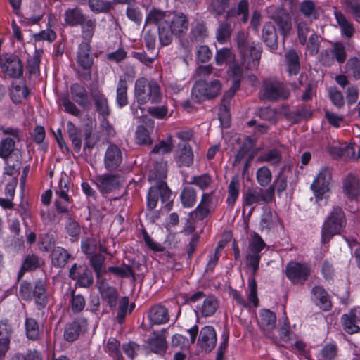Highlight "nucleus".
Instances as JSON below:
<instances>
[{
    "instance_id": "nucleus-1",
    "label": "nucleus",
    "mask_w": 360,
    "mask_h": 360,
    "mask_svg": "<svg viewBox=\"0 0 360 360\" xmlns=\"http://www.w3.org/2000/svg\"><path fill=\"white\" fill-rule=\"evenodd\" d=\"M188 28V21L183 14L169 15L158 27L160 42L162 46L169 45L174 35L180 36Z\"/></svg>"
},
{
    "instance_id": "nucleus-2",
    "label": "nucleus",
    "mask_w": 360,
    "mask_h": 360,
    "mask_svg": "<svg viewBox=\"0 0 360 360\" xmlns=\"http://www.w3.org/2000/svg\"><path fill=\"white\" fill-rule=\"evenodd\" d=\"M134 96L139 105L148 102L160 103L162 98L160 87L155 80H148L145 77L136 79L134 87Z\"/></svg>"
},
{
    "instance_id": "nucleus-3",
    "label": "nucleus",
    "mask_w": 360,
    "mask_h": 360,
    "mask_svg": "<svg viewBox=\"0 0 360 360\" xmlns=\"http://www.w3.org/2000/svg\"><path fill=\"white\" fill-rule=\"evenodd\" d=\"M229 6L230 0H212L209 10L216 16L221 15L226 13V19L242 15V22L243 23L248 22L249 18V4L247 0H240L236 8H229Z\"/></svg>"
},
{
    "instance_id": "nucleus-4",
    "label": "nucleus",
    "mask_w": 360,
    "mask_h": 360,
    "mask_svg": "<svg viewBox=\"0 0 360 360\" xmlns=\"http://www.w3.org/2000/svg\"><path fill=\"white\" fill-rule=\"evenodd\" d=\"M346 224L345 214L341 208L335 207L325 221L321 231V240L326 243L341 232Z\"/></svg>"
},
{
    "instance_id": "nucleus-5",
    "label": "nucleus",
    "mask_w": 360,
    "mask_h": 360,
    "mask_svg": "<svg viewBox=\"0 0 360 360\" xmlns=\"http://www.w3.org/2000/svg\"><path fill=\"white\" fill-rule=\"evenodd\" d=\"M289 94L283 83L276 79H267L263 82L259 97L261 100L276 101L288 98Z\"/></svg>"
},
{
    "instance_id": "nucleus-6",
    "label": "nucleus",
    "mask_w": 360,
    "mask_h": 360,
    "mask_svg": "<svg viewBox=\"0 0 360 360\" xmlns=\"http://www.w3.org/2000/svg\"><path fill=\"white\" fill-rule=\"evenodd\" d=\"M221 89L219 80L214 79L210 82L200 79L197 81L192 89V98L196 102L203 99H211L219 95Z\"/></svg>"
},
{
    "instance_id": "nucleus-7",
    "label": "nucleus",
    "mask_w": 360,
    "mask_h": 360,
    "mask_svg": "<svg viewBox=\"0 0 360 360\" xmlns=\"http://www.w3.org/2000/svg\"><path fill=\"white\" fill-rule=\"evenodd\" d=\"M267 11L269 17L277 25L280 34L284 39L287 37L292 27L290 14L282 6H271L268 8Z\"/></svg>"
},
{
    "instance_id": "nucleus-8",
    "label": "nucleus",
    "mask_w": 360,
    "mask_h": 360,
    "mask_svg": "<svg viewBox=\"0 0 360 360\" xmlns=\"http://www.w3.org/2000/svg\"><path fill=\"white\" fill-rule=\"evenodd\" d=\"M1 72L11 78H20L23 73V66L19 57L13 53H6L0 58Z\"/></svg>"
},
{
    "instance_id": "nucleus-9",
    "label": "nucleus",
    "mask_w": 360,
    "mask_h": 360,
    "mask_svg": "<svg viewBox=\"0 0 360 360\" xmlns=\"http://www.w3.org/2000/svg\"><path fill=\"white\" fill-rule=\"evenodd\" d=\"M310 273L311 269L307 264L290 262L285 268L286 276L295 285H303Z\"/></svg>"
},
{
    "instance_id": "nucleus-10",
    "label": "nucleus",
    "mask_w": 360,
    "mask_h": 360,
    "mask_svg": "<svg viewBox=\"0 0 360 360\" xmlns=\"http://www.w3.org/2000/svg\"><path fill=\"white\" fill-rule=\"evenodd\" d=\"M331 178L332 172L330 168L323 167L320 169L311 185V188L316 198L321 199L323 195L330 191Z\"/></svg>"
},
{
    "instance_id": "nucleus-11",
    "label": "nucleus",
    "mask_w": 360,
    "mask_h": 360,
    "mask_svg": "<svg viewBox=\"0 0 360 360\" xmlns=\"http://www.w3.org/2000/svg\"><path fill=\"white\" fill-rule=\"evenodd\" d=\"M171 195V191L167 184L160 181L156 185L149 189L147 196V207L149 210H153L158 204L159 198L162 202L167 201Z\"/></svg>"
},
{
    "instance_id": "nucleus-12",
    "label": "nucleus",
    "mask_w": 360,
    "mask_h": 360,
    "mask_svg": "<svg viewBox=\"0 0 360 360\" xmlns=\"http://www.w3.org/2000/svg\"><path fill=\"white\" fill-rule=\"evenodd\" d=\"M342 192L349 200L357 201L360 197V174L349 172L342 180Z\"/></svg>"
},
{
    "instance_id": "nucleus-13",
    "label": "nucleus",
    "mask_w": 360,
    "mask_h": 360,
    "mask_svg": "<svg viewBox=\"0 0 360 360\" xmlns=\"http://www.w3.org/2000/svg\"><path fill=\"white\" fill-rule=\"evenodd\" d=\"M272 189L268 188L263 190L259 187L248 188L244 195L243 205L245 206H251L255 204H259L260 202L266 203L272 202Z\"/></svg>"
},
{
    "instance_id": "nucleus-14",
    "label": "nucleus",
    "mask_w": 360,
    "mask_h": 360,
    "mask_svg": "<svg viewBox=\"0 0 360 360\" xmlns=\"http://www.w3.org/2000/svg\"><path fill=\"white\" fill-rule=\"evenodd\" d=\"M217 343V333L211 326L203 327L199 335L198 345L205 352H211Z\"/></svg>"
},
{
    "instance_id": "nucleus-15",
    "label": "nucleus",
    "mask_w": 360,
    "mask_h": 360,
    "mask_svg": "<svg viewBox=\"0 0 360 360\" xmlns=\"http://www.w3.org/2000/svg\"><path fill=\"white\" fill-rule=\"evenodd\" d=\"M77 63L80 68L86 72L85 75L88 77L91 76V68L94 63L93 58L90 56V45L87 41L79 44L77 52Z\"/></svg>"
},
{
    "instance_id": "nucleus-16",
    "label": "nucleus",
    "mask_w": 360,
    "mask_h": 360,
    "mask_svg": "<svg viewBox=\"0 0 360 360\" xmlns=\"http://www.w3.org/2000/svg\"><path fill=\"white\" fill-rule=\"evenodd\" d=\"M122 155L120 149L115 144H110L107 148L105 157V167L108 171L115 170L121 164Z\"/></svg>"
},
{
    "instance_id": "nucleus-17",
    "label": "nucleus",
    "mask_w": 360,
    "mask_h": 360,
    "mask_svg": "<svg viewBox=\"0 0 360 360\" xmlns=\"http://www.w3.org/2000/svg\"><path fill=\"white\" fill-rule=\"evenodd\" d=\"M97 283L102 299L106 301L110 308L115 309L118 298V292L116 288L109 285L105 278L97 281Z\"/></svg>"
},
{
    "instance_id": "nucleus-18",
    "label": "nucleus",
    "mask_w": 360,
    "mask_h": 360,
    "mask_svg": "<svg viewBox=\"0 0 360 360\" xmlns=\"http://www.w3.org/2000/svg\"><path fill=\"white\" fill-rule=\"evenodd\" d=\"M360 148L353 144H343L342 146H333L330 148V153L333 156L342 158L345 160H356L360 158Z\"/></svg>"
},
{
    "instance_id": "nucleus-19",
    "label": "nucleus",
    "mask_w": 360,
    "mask_h": 360,
    "mask_svg": "<svg viewBox=\"0 0 360 360\" xmlns=\"http://www.w3.org/2000/svg\"><path fill=\"white\" fill-rule=\"evenodd\" d=\"M4 159L5 160L4 174L8 176L18 174L22 162L21 151L17 149L8 158Z\"/></svg>"
},
{
    "instance_id": "nucleus-20",
    "label": "nucleus",
    "mask_w": 360,
    "mask_h": 360,
    "mask_svg": "<svg viewBox=\"0 0 360 360\" xmlns=\"http://www.w3.org/2000/svg\"><path fill=\"white\" fill-rule=\"evenodd\" d=\"M86 328V321L84 319H77L68 323L65 328L64 338L69 342H73Z\"/></svg>"
},
{
    "instance_id": "nucleus-21",
    "label": "nucleus",
    "mask_w": 360,
    "mask_h": 360,
    "mask_svg": "<svg viewBox=\"0 0 360 360\" xmlns=\"http://www.w3.org/2000/svg\"><path fill=\"white\" fill-rule=\"evenodd\" d=\"M176 160L179 166L189 167L193 162L191 147L186 142H180L176 152Z\"/></svg>"
},
{
    "instance_id": "nucleus-22",
    "label": "nucleus",
    "mask_w": 360,
    "mask_h": 360,
    "mask_svg": "<svg viewBox=\"0 0 360 360\" xmlns=\"http://www.w3.org/2000/svg\"><path fill=\"white\" fill-rule=\"evenodd\" d=\"M218 307L217 300L214 296H208L203 300L202 304L196 307L195 311L198 317H208L216 312Z\"/></svg>"
},
{
    "instance_id": "nucleus-23",
    "label": "nucleus",
    "mask_w": 360,
    "mask_h": 360,
    "mask_svg": "<svg viewBox=\"0 0 360 360\" xmlns=\"http://www.w3.org/2000/svg\"><path fill=\"white\" fill-rule=\"evenodd\" d=\"M259 315V328L266 335H269L275 328L276 316L274 312L269 309H262L260 311Z\"/></svg>"
},
{
    "instance_id": "nucleus-24",
    "label": "nucleus",
    "mask_w": 360,
    "mask_h": 360,
    "mask_svg": "<svg viewBox=\"0 0 360 360\" xmlns=\"http://www.w3.org/2000/svg\"><path fill=\"white\" fill-rule=\"evenodd\" d=\"M72 98L84 109L89 108L91 102L86 89L79 84H73L70 86Z\"/></svg>"
},
{
    "instance_id": "nucleus-25",
    "label": "nucleus",
    "mask_w": 360,
    "mask_h": 360,
    "mask_svg": "<svg viewBox=\"0 0 360 360\" xmlns=\"http://www.w3.org/2000/svg\"><path fill=\"white\" fill-rule=\"evenodd\" d=\"M148 318L153 324H165L169 320L168 309L161 304H156L150 309Z\"/></svg>"
},
{
    "instance_id": "nucleus-26",
    "label": "nucleus",
    "mask_w": 360,
    "mask_h": 360,
    "mask_svg": "<svg viewBox=\"0 0 360 360\" xmlns=\"http://www.w3.org/2000/svg\"><path fill=\"white\" fill-rule=\"evenodd\" d=\"M284 61L287 72L290 75H296L300 70V58L295 49L286 51L284 55Z\"/></svg>"
},
{
    "instance_id": "nucleus-27",
    "label": "nucleus",
    "mask_w": 360,
    "mask_h": 360,
    "mask_svg": "<svg viewBox=\"0 0 360 360\" xmlns=\"http://www.w3.org/2000/svg\"><path fill=\"white\" fill-rule=\"evenodd\" d=\"M262 39L264 42L271 49L275 50L278 47V38L274 25L271 22H266L262 29Z\"/></svg>"
},
{
    "instance_id": "nucleus-28",
    "label": "nucleus",
    "mask_w": 360,
    "mask_h": 360,
    "mask_svg": "<svg viewBox=\"0 0 360 360\" xmlns=\"http://www.w3.org/2000/svg\"><path fill=\"white\" fill-rule=\"evenodd\" d=\"M32 298L40 308H44L48 303V295L46 288V282L44 280H38L34 283Z\"/></svg>"
},
{
    "instance_id": "nucleus-29",
    "label": "nucleus",
    "mask_w": 360,
    "mask_h": 360,
    "mask_svg": "<svg viewBox=\"0 0 360 360\" xmlns=\"http://www.w3.org/2000/svg\"><path fill=\"white\" fill-rule=\"evenodd\" d=\"M12 328L6 322H0V359L5 356L9 349Z\"/></svg>"
},
{
    "instance_id": "nucleus-30",
    "label": "nucleus",
    "mask_w": 360,
    "mask_h": 360,
    "mask_svg": "<svg viewBox=\"0 0 360 360\" xmlns=\"http://www.w3.org/2000/svg\"><path fill=\"white\" fill-rule=\"evenodd\" d=\"M356 312V309H352L349 314H343L342 316L343 328L347 333L354 334L360 330V328L356 325L359 321Z\"/></svg>"
},
{
    "instance_id": "nucleus-31",
    "label": "nucleus",
    "mask_w": 360,
    "mask_h": 360,
    "mask_svg": "<svg viewBox=\"0 0 360 360\" xmlns=\"http://www.w3.org/2000/svg\"><path fill=\"white\" fill-rule=\"evenodd\" d=\"M247 50H243L240 53L243 56L245 61L248 59H251L252 62H248V68H257L259 65V61L261 57V51L259 48L254 43L250 44Z\"/></svg>"
},
{
    "instance_id": "nucleus-32",
    "label": "nucleus",
    "mask_w": 360,
    "mask_h": 360,
    "mask_svg": "<svg viewBox=\"0 0 360 360\" xmlns=\"http://www.w3.org/2000/svg\"><path fill=\"white\" fill-rule=\"evenodd\" d=\"M97 184L101 191L108 193L115 189L118 184V176L115 174H103L97 178Z\"/></svg>"
},
{
    "instance_id": "nucleus-33",
    "label": "nucleus",
    "mask_w": 360,
    "mask_h": 360,
    "mask_svg": "<svg viewBox=\"0 0 360 360\" xmlns=\"http://www.w3.org/2000/svg\"><path fill=\"white\" fill-rule=\"evenodd\" d=\"M212 193H204L202 195L201 202L195 210L196 218L202 220L207 216L212 208Z\"/></svg>"
},
{
    "instance_id": "nucleus-34",
    "label": "nucleus",
    "mask_w": 360,
    "mask_h": 360,
    "mask_svg": "<svg viewBox=\"0 0 360 360\" xmlns=\"http://www.w3.org/2000/svg\"><path fill=\"white\" fill-rule=\"evenodd\" d=\"M148 344L150 352L158 354H163L167 347L165 337L156 333H154V337L148 339Z\"/></svg>"
},
{
    "instance_id": "nucleus-35",
    "label": "nucleus",
    "mask_w": 360,
    "mask_h": 360,
    "mask_svg": "<svg viewBox=\"0 0 360 360\" xmlns=\"http://www.w3.org/2000/svg\"><path fill=\"white\" fill-rule=\"evenodd\" d=\"M233 28L227 20L219 23L216 30V39L219 44L226 43L231 37Z\"/></svg>"
},
{
    "instance_id": "nucleus-36",
    "label": "nucleus",
    "mask_w": 360,
    "mask_h": 360,
    "mask_svg": "<svg viewBox=\"0 0 360 360\" xmlns=\"http://www.w3.org/2000/svg\"><path fill=\"white\" fill-rule=\"evenodd\" d=\"M70 257L68 252L61 247L55 248L51 254L52 264L56 267H63Z\"/></svg>"
},
{
    "instance_id": "nucleus-37",
    "label": "nucleus",
    "mask_w": 360,
    "mask_h": 360,
    "mask_svg": "<svg viewBox=\"0 0 360 360\" xmlns=\"http://www.w3.org/2000/svg\"><path fill=\"white\" fill-rule=\"evenodd\" d=\"M236 60L235 54L230 49L222 48L217 50L214 60L217 65L221 66L224 65H229L234 63Z\"/></svg>"
},
{
    "instance_id": "nucleus-38",
    "label": "nucleus",
    "mask_w": 360,
    "mask_h": 360,
    "mask_svg": "<svg viewBox=\"0 0 360 360\" xmlns=\"http://www.w3.org/2000/svg\"><path fill=\"white\" fill-rule=\"evenodd\" d=\"M67 131L75 150L79 153L82 147L81 131L72 122H68Z\"/></svg>"
},
{
    "instance_id": "nucleus-39",
    "label": "nucleus",
    "mask_w": 360,
    "mask_h": 360,
    "mask_svg": "<svg viewBox=\"0 0 360 360\" xmlns=\"http://www.w3.org/2000/svg\"><path fill=\"white\" fill-rule=\"evenodd\" d=\"M285 167H283L278 176L275 178L273 184L270 185L268 188H273L272 191V200L274 198V193L276 191L278 195H281L282 192L287 188V180L288 176L285 174Z\"/></svg>"
},
{
    "instance_id": "nucleus-40",
    "label": "nucleus",
    "mask_w": 360,
    "mask_h": 360,
    "mask_svg": "<svg viewBox=\"0 0 360 360\" xmlns=\"http://www.w3.org/2000/svg\"><path fill=\"white\" fill-rule=\"evenodd\" d=\"M311 293L319 301L320 307L324 311H328L331 308V302L329 300L327 292L320 286H315L311 290Z\"/></svg>"
},
{
    "instance_id": "nucleus-41",
    "label": "nucleus",
    "mask_w": 360,
    "mask_h": 360,
    "mask_svg": "<svg viewBox=\"0 0 360 360\" xmlns=\"http://www.w3.org/2000/svg\"><path fill=\"white\" fill-rule=\"evenodd\" d=\"M105 257L101 254H94L90 257V264L96 273L98 281L104 279L102 278V274L105 273L106 270L104 266Z\"/></svg>"
},
{
    "instance_id": "nucleus-42",
    "label": "nucleus",
    "mask_w": 360,
    "mask_h": 360,
    "mask_svg": "<svg viewBox=\"0 0 360 360\" xmlns=\"http://www.w3.org/2000/svg\"><path fill=\"white\" fill-rule=\"evenodd\" d=\"M300 11L307 19L316 20L319 18L318 9L312 1H304L300 4Z\"/></svg>"
},
{
    "instance_id": "nucleus-43",
    "label": "nucleus",
    "mask_w": 360,
    "mask_h": 360,
    "mask_svg": "<svg viewBox=\"0 0 360 360\" xmlns=\"http://www.w3.org/2000/svg\"><path fill=\"white\" fill-rule=\"evenodd\" d=\"M92 98L95 102L97 111L103 116H107L110 111L108 104V100L105 96L100 91H95L91 94Z\"/></svg>"
},
{
    "instance_id": "nucleus-44",
    "label": "nucleus",
    "mask_w": 360,
    "mask_h": 360,
    "mask_svg": "<svg viewBox=\"0 0 360 360\" xmlns=\"http://www.w3.org/2000/svg\"><path fill=\"white\" fill-rule=\"evenodd\" d=\"M335 16L341 28L342 34L347 38L352 37L354 32L353 25L340 12H335Z\"/></svg>"
},
{
    "instance_id": "nucleus-45",
    "label": "nucleus",
    "mask_w": 360,
    "mask_h": 360,
    "mask_svg": "<svg viewBox=\"0 0 360 360\" xmlns=\"http://www.w3.org/2000/svg\"><path fill=\"white\" fill-rule=\"evenodd\" d=\"M70 306L73 314H79L83 311L86 305V300L81 294L76 293L75 290H70Z\"/></svg>"
},
{
    "instance_id": "nucleus-46",
    "label": "nucleus",
    "mask_w": 360,
    "mask_h": 360,
    "mask_svg": "<svg viewBox=\"0 0 360 360\" xmlns=\"http://www.w3.org/2000/svg\"><path fill=\"white\" fill-rule=\"evenodd\" d=\"M25 332L28 339L36 340L39 337L40 328L38 322L33 318H26L25 319Z\"/></svg>"
},
{
    "instance_id": "nucleus-47",
    "label": "nucleus",
    "mask_w": 360,
    "mask_h": 360,
    "mask_svg": "<svg viewBox=\"0 0 360 360\" xmlns=\"http://www.w3.org/2000/svg\"><path fill=\"white\" fill-rule=\"evenodd\" d=\"M240 191V183L237 177H233L229 183L228 187V198L226 202L231 207H233L236 201Z\"/></svg>"
},
{
    "instance_id": "nucleus-48",
    "label": "nucleus",
    "mask_w": 360,
    "mask_h": 360,
    "mask_svg": "<svg viewBox=\"0 0 360 360\" xmlns=\"http://www.w3.org/2000/svg\"><path fill=\"white\" fill-rule=\"evenodd\" d=\"M84 16L82 14L79 9L75 8L68 9L65 13V20L70 25H81L84 22Z\"/></svg>"
},
{
    "instance_id": "nucleus-49",
    "label": "nucleus",
    "mask_w": 360,
    "mask_h": 360,
    "mask_svg": "<svg viewBox=\"0 0 360 360\" xmlns=\"http://www.w3.org/2000/svg\"><path fill=\"white\" fill-rule=\"evenodd\" d=\"M15 139L11 137H6L0 141V158H6L14 153Z\"/></svg>"
},
{
    "instance_id": "nucleus-50",
    "label": "nucleus",
    "mask_w": 360,
    "mask_h": 360,
    "mask_svg": "<svg viewBox=\"0 0 360 360\" xmlns=\"http://www.w3.org/2000/svg\"><path fill=\"white\" fill-rule=\"evenodd\" d=\"M169 15L160 9L153 8L148 12L146 22L158 25L159 27L166 19L169 18Z\"/></svg>"
},
{
    "instance_id": "nucleus-51",
    "label": "nucleus",
    "mask_w": 360,
    "mask_h": 360,
    "mask_svg": "<svg viewBox=\"0 0 360 360\" xmlns=\"http://www.w3.org/2000/svg\"><path fill=\"white\" fill-rule=\"evenodd\" d=\"M282 160V155L279 150L273 148L264 153L259 158L262 162H269L271 165H278Z\"/></svg>"
},
{
    "instance_id": "nucleus-52",
    "label": "nucleus",
    "mask_w": 360,
    "mask_h": 360,
    "mask_svg": "<svg viewBox=\"0 0 360 360\" xmlns=\"http://www.w3.org/2000/svg\"><path fill=\"white\" fill-rule=\"evenodd\" d=\"M255 141L250 137H246L240 146L237 154L235 156L233 165L239 163L245 155L254 147Z\"/></svg>"
},
{
    "instance_id": "nucleus-53",
    "label": "nucleus",
    "mask_w": 360,
    "mask_h": 360,
    "mask_svg": "<svg viewBox=\"0 0 360 360\" xmlns=\"http://www.w3.org/2000/svg\"><path fill=\"white\" fill-rule=\"evenodd\" d=\"M127 84L125 79L120 78L117 87V103L120 107L125 106L127 103Z\"/></svg>"
},
{
    "instance_id": "nucleus-54",
    "label": "nucleus",
    "mask_w": 360,
    "mask_h": 360,
    "mask_svg": "<svg viewBox=\"0 0 360 360\" xmlns=\"http://www.w3.org/2000/svg\"><path fill=\"white\" fill-rule=\"evenodd\" d=\"M181 200L185 207H193L196 201V193L193 188L186 187L181 193Z\"/></svg>"
},
{
    "instance_id": "nucleus-55",
    "label": "nucleus",
    "mask_w": 360,
    "mask_h": 360,
    "mask_svg": "<svg viewBox=\"0 0 360 360\" xmlns=\"http://www.w3.org/2000/svg\"><path fill=\"white\" fill-rule=\"evenodd\" d=\"M256 178L257 183L262 187H266L271 181V172L266 166H262L257 170Z\"/></svg>"
},
{
    "instance_id": "nucleus-56",
    "label": "nucleus",
    "mask_w": 360,
    "mask_h": 360,
    "mask_svg": "<svg viewBox=\"0 0 360 360\" xmlns=\"http://www.w3.org/2000/svg\"><path fill=\"white\" fill-rule=\"evenodd\" d=\"M39 266V259L35 255H31L26 257L23 264L18 273V278H20L26 271L33 270Z\"/></svg>"
},
{
    "instance_id": "nucleus-57",
    "label": "nucleus",
    "mask_w": 360,
    "mask_h": 360,
    "mask_svg": "<svg viewBox=\"0 0 360 360\" xmlns=\"http://www.w3.org/2000/svg\"><path fill=\"white\" fill-rule=\"evenodd\" d=\"M330 53L334 58L339 63H343L346 60L347 53L345 45L340 41L333 44Z\"/></svg>"
},
{
    "instance_id": "nucleus-58",
    "label": "nucleus",
    "mask_w": 360,
    "mask_h": 360,
    "mask_svg": "<svg viewBox=\"0 0 360 360\" xmlns=\"http://www.w3.org/2000/svg\"><path fill=\"white\" fill-rule=\"evenodd\" d=\"M28 94V89L23 85H13L10 90L11 99L16 103H20L22 99L27 98Z\"/></svg>"
},
{
    "instance_id": "nucleus-59",
    "label": "nucleus",
    "mask_w": 360,
    "mask_h": 360,
    "mask_svg": "<svg viewBox=\"0 0 360 360\" xmlns=\"http://www.w3.org/2000/svg\"><path fill=\"white\" fill-rule=\"evenodd\" d=\"M229 72L233 79L235 89H239L243 79V68L238 63H232L229 66Z\"/></svg>"
},
{
    "instance_id": "nucleus-60",
    "label": "nucleus",
    "mask_w": 360,
    "mask_h": 360,
    "mask_svg": "<svg viewBox=\"0 0 360 360\" xmlns=\"http://www.w3.org/2000/svg\"><path fill=\"white\" fill-rule=\"evenodd\" d=\"M258 116L271 124H276L278 121L277 112L269 107L260 108L257 112Z\"/></svg>"
},
{
    "instance_id": "nucleus-61",
    "label": "nucleus",
    "mask_w": 360,
    "mask_h": 360,
    "mask_svg": "<svg viewBox=\"0 0 360 360\" xmlns=\"http://www.w3.org/2000/svg\"><path fill=\"white\" fill-rule=\"evenodd\" d=\"M69 191L68 180L65 178H61L58 183V186L56 189V194L58 196L57 200H63L65 203L70 202V198L68 194Z\"/></svg>"
},
{
    "instance_id": "nucleus-62",
    "label": "nucleus",
    "mask_w": 360,
    "mask_h": 360,
    "mask_svg": "<svg viewBox=\"0 0 360 360\" xmlns=\"http://www.w3.org/2000/svg\"><path fill=\"white\" fill-rule=\"evenodd\" d=\"M191 34L195 41H202L207 36L205 24L204 22H197L191 29Z\"/></svg>"
},
{
    "instance_id": "nucleus-63",
    "label": "nucleus",
    "mask_w": 360,
    "mask_h": 360,
    "mask_svg": "<svg viewBox=\"0 0 360 360\" xmlns=\"http://www.w3.org/2000/svg\"><path fill=\"white\" fill-rule=\"evenodd\" d=\"M89 6L94 13H106L111 8V4L103 0H89Z\"/></svg>"
},
{
    "instance_id": "nucleus-64",
    "label": "nucleus",
    "mask_w": 360,
    "mask_h": 360,
    "mask_svg": "<svg viewBox=\"0 0 360 360\" xmlns=\"http://www.w3.org/2000/svg\"><path fill=\"white\" fill-rule=\"evenodd\" d=\"M347 68L355 79H360V60L351 58L347 63Z\"/></svg>"
}]
</instances>
